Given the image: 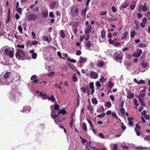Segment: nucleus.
<instances>
[{
  "mask_svg": "<svg viewBox=\"0 0 150 150\" xmlns=\"http://www.w3.org/2000/svg\"><path fill=\"white\" fill-rule=\"evenodd\" d=\"M11 73L10 72H6L4 75L3 77L1 75L0 76V81L3 83L8 85L11 83L12 81L11 78Z\"/></svg>",
  "mask_w": 150,
  "mask_h": 150,
  "instance_id": "nucleus-1",
  "label": "nucleus"
},
{
  "mask_svg": "<svg viewBox=\"0 0 150 150\" xmlns=\"http://www.w3.org/2000/svg\"><path fill=\"white\" fill-rule=\"evenodd\" d=\"M20 95V93L16 89H13L10 93L9 97L12 100H18L19 97Z\"/></svg>",
  "mask_w": 150,
  "mask_h": 150,
  "instance_id": "nucleus-2",
  "label": "nucleus"
},
{
  "mask_svg": "<svg viewBox=\"0 0 150 150\" xmlns=\"http://www.w3.org/2000/svg\"><path fill=\"white\" fill-rule=\"evenodd\" d=\"M16 58L19 60H24L26 59L25 53L23 50L20 49L18 50L16 54Z\"/></svg>",
  "mask_w": 150,
  "mask_h": 150,
  "instance_id": "nucleus-3",
  "label": "nucleus"
},
{
  "mask_svg": "<svg viewBox=\"0 0 150 150\" xmlns=\"http://www.w3.org/2000/svg\"><path fill=\"white\" fill-rule=\"evenodd\" d=\"M9 48H6L4 51V54L8 57L10 58H12L14 56V50L13 48H12L13 51L10 50Z\"/></svg>",
  "mask_w": 150,
  "mask_h": 150,
  "instance_id": "nucleus-4",
  "label": "nucleus"
},
{
  "mask_svg": "<svg viewBox=\"0 0 150 150\" xmlns=\"http://www.w3.org/2000/svg\"><path fill=\"white\" fill-rule=\"evenodd\" d=\"M53 112V110L52 109H51V116L52 118L53 119H55L57 116L59 115V114H62L63 115H64L65 114L67 113V112L64 109H62L61 110L59 111L57 114H53L52 116V113Z\"/></svg>",
  "mask_w": 150,
  "mask_h": 150,
  "instance_id": "nucleus-5",
  "label": "nucleus"
},
{
  "mask_svg": "<svg viewBox=\"0 0 150 150\" xmlns=\"http://www.w3.org/2000/svg\"><path fill=\"white\" fill-rule=\"evenodd\" d=\"M27 18L29 21H33L37 19L38 18V16L36 14L31 13L28 15Z\"/></svg>",
  "mask_w": 150,
  "mask_h": 150,
  "instance_id": "nucleus-6",
  "label": "nucleus"
},
{
  "mask_svg": "<svg viewBox=\"0 0 150 150\" xmlns=\"http://www.w3.org/2000/svg\"><path fill=\"white\" fill-rule=\"evenodd\" d=\"M138 51L133 53L132 56L135 57H139L142 53V50L141 49H138Z\"/></svg>",
  "mask_w": 150,
  "mask_h": 150,
  "instance_id": "nucleus-7",
  "label": "nucleus"
},
{
  "mask_svg": "<svg viewBox=\"0 0 150 150\" xmlns=\"http://www.w3.org/2000/svg\"><path fill=\"white\" fill-rule=\"evenodd\" d=\"M31 108L29 106L27 105L24 106L22 110V112H29L31 110Z\"/></svg>",
  "mask_w": 150,
  "mask_h": 150,
  "instance_id": "nucleus-8",
  "label": "nucleus"
},
{
  "mask_svg": "<svg viewBox=\"0 0 150 150\" xmlns=\"http://www.w3.org/2000/svg\"><path fill=\"white\" fill-rule=\"evenodd\" d=\"M90 76L91 78L93 79H96L97 78L98 76V74L93 71L91 72Z\"/></svg>",
  "mask_w": 150,
  "mask_h": 150,
  "instance_id": "nucleus-9",
  "label": "nucleus"
},
{
  "mask_svg": "<svg viewBox=\"0 0 150 150\" xmlns=\"http://www.w3.org/2000/svg\"><path fill=\"white\" fill-rule=\"evenodd\" d=\"M79 9L78 8H76L74 10V13L76 14L75 15H74L72 12H71V16L72 17H76L79 15Z\"/></svg>",
  "mask_w": 150,
  "mask_h": 150,
  "instance_id": "nucleus-10",
  "label": "nucleus"
},
{
  "mask_svg": "<svg viewBox=\"0 0 150 150\" xmlns=\"http://www.w3.org/2000/svg\"><path fill=\"white\" fill-rule=\"evenodd\" d=\"M122 58V57L121 54H115V59L117 61V62L121 63V61H118V60H121Z\"/></svg>",
  "mask_w": 150,
  "mask_h": 150,
  "instance_id": "nucleus-11",
  "label": "nucleus"
},
{
  "mask_svg": "<svg viewBox=\"0 0 150 150\" xmlns=\"http://www.w3.org/2000/svg\"><path fill=\"white\" fill-rule=\"evenodd\" d=\"M127 98L128 99H131L134 97V94L133 93H131L129 92H127Z\"/></svg>",
  "mask_w": 150,
  "mask_h": 150,
  "instance_id": "nucleus-12",
  "label": "nucleus"
},
{
  "mask_svg": "<svg viewBox=\"0 0 150 150\" xmlns=\"http://www.w3.org/2000/svg\"><path fill=\"white\" fill-rule=\"evenodd\" d=\"M133 120V118L129 117L128 118V120L129 121L128 125L130 126H132L133 125V122L132 120Z\"/></svg>",
  "mask_w": 150,
  "mask_h": 150,
  "instance_id": "nucleus-13",
  "label": "nucleus"
},
{
  "mask_svg": "<svg viewBox=\"0 0 150 150\" xmlns=\"http://www.w3.org/2000/svg\"><path fill=\"white\" fill-rule=\"evenodd\" d=\"M142 66L144 68H146V69H147L149 67L147 63L144 61H143L142 63Z\"/></svg>",
  "mask_w": 150,
  "mask_h": 150,
  "instance_id": "nucleus-14",
  "label": "nucleus"
},
{
  "mask_svg": "<svg viewBox=\"0 0 150 150\" xmlns=\"http://www.w3.org/2000/svg\"><path fill=\"white\" fill-rule=\"evenodd\" d=\"M87 59L86 58L80 57V60L79 61V62L81 63H85Z\"/></svg>",
  "mask_w": 150,
  "mask_h": 150,
  "instance_id": "nucleus-15",
  "label": "nucleus"
},
{
  "mask_svg": "<svg viewBox=\"0 0 150 150\" xmlns=\"http://www.w3.org/2000/svg\"><path fill=\"white\" fill-rule=\"evenodd\" d=\"M105 65V64L103 61L99 62L98 64L96 65L99 68H102Z\"/></svg>",
  "mask_w": 150,
  "mask_h": 150,
  "instance_id": "nucleus-16",
  "label": "nucleus"
},
{
  "mask_svg": "<svg viewBox=\"0 0 150 150\" xmlns=\"http://www.w3.org/2000/svg\"><path fill=\"white\" fill-rule=\"evenodd\" d=\"M47 98H48L49 100H52V101H55V98L54 95H52L50 97H49L48 96L45 97V98H43V99H47Z\"/></svg>",
  "mask_w": 150,
  "mask_h": 150,
  "instance_id": "nucleus-17",
  "label": "nucleus"
},
{
  "mask_svg": "<svg viewBox=\"0 0 150 150\" xmlns=\"http://www.w3.org/2000/svg\"><path fill=\"white\" fill-rule=\"evenodd\" d=\"M104 109L103 106L98 107L97 110V111L98 113H100L102 111H104Z\"/></svg>",
  "mask_w": 150,
  "mask_h": 150,
  "instance_id": "nucleus-18",
  "label": "nucleus"
},
{
  "mask_svg": "<svg viewBox=\"0 0 150 150\" xmlns=\"http://www.w3.org/2000/svg\"><path fill=\"white\" fill-rule=\"evenodd\" d=\"M56 5V2L55 1L52 2L50 5V8L52 9H54L55 8Z\"/></svg>",
  "mask_w": 150,
  "mask_h": 150,
  "instance_id": "nucleus-19",
  "label": "nucleus"
},
{
  "mask_svg": "<svg viewBox=\"0 0 150 150\" xmlns=\"http://www.w3.org/2000/svg\"><path fill=\"white\" fill-rule=\"evenodd\" d=\"M65 31L63 30H62L60 31V35L62 38H64L65 37Z\"/></svg>",
  "mask_w": 150,
  "mask_h": 150,
  "instance_id": "nucleus-20",
  "label": "nucleus"
},
{
  "mask_svg": "<svg viewBox=\"0 0 150 150\" xmlns=\"http://www.w3.org/2000/svg\"><path fill=\"white\" fill-rule=\"evenodd\" d=\"M147 46V45L143 43H140L137 45V47H146Z\"/></svg>",
  "mask_w": 150,
  "mask_h": 150,
  "instance_id": "nucleus-21",
  "label": "nucleus"
},
{
  "mask_svg": "<svg viewBox=\"0 0 150 150\" xmlns=\"http://www.w3.org/2000/svg\"><path fill=\"white\" fill-rule=\"evenodd\" d=\"M91 25H90L87 27V29H86L85 30L86 33H88L89 32L91 31Z\"/></svg>",
  "mask_w": 150,
  "mask_h": 150,
  "instance_id": "nucleus-22",
  "label": "nucleus"
},
{
  "mask_svg": "<svg viewBox=\"0 0 150 150\" xmlns=\"http://www.w3.org/2000/svg\"><path fill=\"white\" fill-rule=\"evenodd\" d=\"M128 33L127 31H125L123 34V36L122 37V40H125L126 39L127 36L128 35Z\"/></svg>",
  "mask_w": 150,
  "mask_h": 150,
  "instance_id": "nucleus-23",
  "label": "nucleus"
},
{
  "mask_svg": "<svg viewBox=\"0 0 150 150\" xmlns=\"http://www.w3.org/2000/svg\"><path fill=\"white\" fill-rule=\"evenodd\" d=\"M105 105L107 108H110L112 105V104L110 102H106L105 104Z\"/></svg>",
  "mask_w": 150,
  "mask_h": 150,
  "instance_id": "nucleus-24",
  "label": "nucleus"
},
{
  "mask_svg": "<svg viewBox=\"0 0 150 150\" xmlns=\"http://www.w3.org/2000/svg\"><path fill=\"white\" fill-rule=\"evenodd\" d=\"M42 16L44 18H46L47 17H48V11L46 12L45 11H43L42 13Z\"/></svg>",
  "mask_w": 150,
  "mask_h": 150,
  "instance_id": "nucleus-25",
  "label": "nucleus"
},
{
  "mask_svg": "<svg viewBox=\"0 0 150 150\" xmlns=\"http://www.w3.org/2000/svg\"><path fill=\"white\" fill-rule=\"evenodd\" d=\"M101 37L102 39L105 38V31L103 30L101 31Z\"/></svg>",
  "mask_w": 150,
  "mask_h": 150,
  "instance_id": "nucleus-26",
  "label": "nucleus"
},
{
  "mask_svg": "<svg viewBox=\"0 0 150 150\" xmlns=\"http://www.w3.org/2000/svg\"><path fill=\"white\" fill-rule=\"evenodd\" d=\"M82 129L83 130H84L86 131H87V126H86V124L85 123L83 122V124H82Z\"/></svg>",
  "mask_w": 150,
  "mask_h": 150,
  "instance_id": "nucleus-27",
  "label": "nucleus"
},
{
  "mask_svg": "<svg viewBox=\"0 0 150 150\" xmlns=\"http://www.w3.org/2000/svg\"><path fill=\"white\" fill-rule=\"evenodd\" d=\"M139 101L141 105L143 106H144L145 105V102L143 100V99H141L140 98H139Z\"/></svg>",
  "mask_w": 150,
  "mask_h": 150,
  "instance_id": "nucleus-28",
  "label": "nucleus"
},
{
  "mask_svg": "<svg viewBox=\"0 0 150 150\" xmlns=\"http://www.w3.org/2000/svg\"><path fill=\"white\" fill-rule=\"evenodd\" d=\"M91 101L92 103L93 104H97L98 103V101L96 98H92Z\"/></svg>",
  "mask_w": 150,
  "mask_h": 150,
  "instance_id": "nucleus-29",
  "label": "nucleus"
},
{
  "mask_svg": "<svg viewBox=\"0 0 150 150\" xmlns=\"http://www.w3.org/2000/svg\"><path fill=\"white\" fill-rule=\"evenodd\" d=\"M43 40L44 41H47L48 43H50V41L47 36H43Z\"/></svg>",
  "mask_w": 150,
  "mask_h": 150,
  "instance_id": "nucleus-30",
  "label": "nucleus"
},
{
  "mask_svg": "<svg viewBox=\"0 0 150 150\" xmlns=\"http://www.w3.org/2000/svg\"><path fill=\"white\" fill-rule=\"evenodd\" d=\"M87 11V9L86 8L84 9L81 12V15L85 16L86 15V13Z\"/></svg>",
  "mask_w": 150,
  "mask_h": 150,
  "instance_id": "nucleus-31",
  "label": "nucleus"
},
{
  "mask_svg": "<svg viewBox=\"0 0 150 150\" xmlns=\"http://www.w3.org/2000/svg\"><path fill=\"white\" fill-rule=\"evenodd\" d=\"M146 4H147L146 3V2L145 3L142 7V9L143 11H144V12L146 11L147 10V8L146 7Z\"/></svg>",
  "mask_w": 150,
  "mask_h": 150,
  "instance_id": "nucleus-32",
  "label": "nucleus"
},
{
  "mask_svg": "<svg viewBox=\"0 0 150 150\" xmlns=\"http://www.w3.org/2000/svg\"><path fill=\"white\" fill-rule=\"evenodd\" d=\"M108 87L111 88L114 86V84L111 81H110L108 82Z\"/></svg>",
  "mask_w": 150,
  "mask_h": 150,
  "instance_id": "nucleus-33",
  "label": "nucleus"
},
{
  "mask_svg": "<svg viewBox=\"0 0 150 150\" xmlns=\"http://www.w3.org/2000/svg\"><path fill=\"white\" fill-rule=\"evenodd\" d=\"M105 115V112H103L100 114H99L97 116L100 118H103Z\"/></svg>",
  "mask_w": 150,
  "mask_h": 150,
  "instance_id": "nucleus-34",
  "label": "nucleus"
},
{
  "mask_svg": "<svg viewBox=\"0 0 150 150\" xmlns=\"http://www.w3.org/2000/svg\"><path fill=\"white\" fill-rule=\"evenodd\" d=\"M71 120L70 121V127H72V125L73 123V122H74V120L73 119V117H71Z\"/></svg>",
  "mask_w": 150,
  "mask_h": 150,
  "instance_id": "nucleus-35",
  "label": "nucleus"
},
{
  "mask_svg": "<svg viewBox=\"0 0 150 150\" xmlns=\"http://www.w3.org/2000/svg\"><path fill=\"white\" fill-rule=\"evenodd\" d=\"M136 34L135 31H131L130 33V36L131 38H133L134 37Z\"/></svg>",
  "mask_w": 150,
  "mask_h": 150,
  "instance_id": "nucleus-36",
  "label": "nucleus"
},
{
  "mask_svg": "<svg viewBox=\"0 0 150 150\" xmlns=\"http://www.w3.org/2000/svg\"><path fill=\"white\" fill-rule=\"evenodd\" d=\"M86 45L88 48H89L91 46V42L89 41H88L86 42Z\"/></svg>",
  "mask_w": 150,
  "mask_h": 150,
  "instance_id": "nucleus-37",
  "label": "nucleus"
},
{
  "mask_svg": "<svg viewBox=\"0 0 150 150\" xmlns=\"http://www.w3.org/2000/svg\"><path fill=\"white\" fill-rule=\"evenodd\" d=\"M89 88L90 89L94 88V83L93 82H91L89 84Z\"/></svg>",
  "mask_w": 150,
  "mask_h": 150,
  "instance_id": "nucleus-38",
  "label": "nucleus"
},
{
  "mask_svg": "<svg viewBox=\"0 0 150 150\" xmlns=\"http://www.w3.org/2000/svg\"><path fill=\"white\" fill-rule=\"evenodd\" d=\"M145 95V94L143 93H141L139 95L138 98H140L141 99H143V98L144 97Z\"/></svg>",
  "mask_w": 150,
  "mask_h": 150,
  "instance_id": "nucleus-39",
  "label": "nucleus"
},
{
  "mask_svg": "<svg viewBox=\"0 0 150 150\" xmlns=\"http://www.w3.org/2000/svg\"><path fill=\"white\" fill-rule=\"evenodd\" d=\"M59 106L58 104H56L54 105V109L55 110H59Z\"/></svg>",
  "mask_w": 150,
  "mask_h": 150,
  "instance_id": "nucleus-40",
  "label": "nucleus"
},
{
  "mask_svg": "<svg viewBox=\"0 0 150 150\" xmlns=\"http://www.w3.org/2000/svg\"><path fill=\"white\" fill-rule=\"evenodd\" d=\"M72 76V79L74 82H76L77 81V78L76 76H75V74H74Z\"/></svg>",
  "mask_w": 150,
  "mask_h": 150,
  "instance_id": "nucleus-41",
  "label": "nucleus"
},
{
  "mask_svg": "<svg viewBox=\"0 0 150 150\" xmlns=\"http://www.w3.org/2000/svg\"><path fill=\"white\" fill-rule=\"evenodd\" d=\"M134 105L137 106H138L139 105V104L138 103L137 100L136 99L134 98Z\"/></svg>",
  "mask_w": 150,
  "mask_h": 150,
  "instance_id": "nucleus-42",
  "label": "nucleus"
},
{
  "mask_svg": "<svg viewBox=\"0 0 150 150\" xmlns=\"http://www.w3.org/2000/svg\"><path fill=\"white\" fill-rule=\"evenodd\" d=\"M11 18V15H7V18L6 22V23H8L10 21Z\"/></svg>",
  "mask_w": 150,
  "mask_h": 150,
  "instance_id": "nucleus-43",
  "label": "nucleus"
},
{
  "mask_svg": "<svg viewBox=\"0 0 150 150\" xmlns=\"http://www.w3.org/2000/svg\"><path fill=\"white\" fill-rule=\"evenodd\" d=\"M18 29L19 31V32L20 33H22V30H23V28L22 27L21 25H19L18 26Z\"/></svg>",
  "mask_w": 150,
  "mask_h": 150,
  "instance_id": "nucleus-44",
  "label": "nucleus"
},
{
  "mask_svg": "<svg viewBox=\"0 0 150 150\" xmlns=\"http://www.w3.org/2000/svg\"><path fill=\"white\" fill-rule=\"evenodd\" d=\"M16 8V11L20 14L21 13V8Z\"/></svg>",
  "mask_w": 150,
  "mask_h": 150,
  "instance_id": "nucleus-45",
  "label": "nucleus"
},
{
  "mask_svg": "<svg viewBox=\"0 0 150 150\" xmlns=\"http://www.w3.org/2000/svg\"><path fill=\"white\" fill-rule=\"evenodd\" d=\"M120 112L123 115L125 114V109L123 108H121L120 110Z\"/></svg>",
  "mask_w": 150,
  "mask_h": 150,
  "instance_id": "nucleus-46",
  "label": "nucleus"
},
{
  "mask_svg": "<svg viewBox=\"0 0 150 150\" xmlns=\"http://www.w3.org/2000/svg\"><path fill=\"white\" fill-rule=\"evenodd\" d=\"M39 95L43 97L42 99L43 98H44L46 96V94H44L42 92H39Z\"/></svg>",
  "mask_w": 150,
  "mask_h": 150,
  "instance_id": "nucleus-47",
  "label": "nucleus"
},
{
  "mask_svg": "<svg viewBox=\"0 0 150 150\" xmlns=\"http://www.w3.org/2000/svg\"><path fill=\"white\" fill-rule=\"evenodd\" d=\"M144 139L147 141L150 140V135H146L144 137Z\"/></svg>",
  "mask_w": 150,
  "mask_h": 150,
  "instance_id": "nucleus-48",
  "label": "nucleus"
},
{
  "mask_svg": "<svg viewBox=\"0 0 150 150\" xmlns=\"http://www.w3.org/2000/svg\"><path fill=\"white\" fill-rule=\"evenodd\" d=\"M135 130L136 132L137 135L138 136H140V131L136 128L135 129Z\"/></svg>",
  "mask_w": 150,
  "mask_h": 150,
  "instance_id": "nucleus-49",
  "label": "nucleus"
},
{
  "mask_svg": "<svg viewBox=\"0 0 150 150\" xmlns=\"http://www.w3.org/2000/svg\"><path fill=\"white\" fill-rule=\"evenodd\" d=\"M67 60L69 61L70 62L72 63H74L76 62V61L75 59H71L69 58V59H67Z\"/></svg>",
  "mask_w": 150,
  "mask_h": 150,
  "instance_id": "nucleus-50",
  "label": "nucleus"
},
{
  "mask_svg": "<svg viewBox=\"0 0 150 150\" xmlns=\"http://www.w3.org/2000/svg\"><path fill=\"white\" fill-rule=\"evenodd\" d=\"M37 56V54L36 53H34L32 55V57L33 59H35Z\"/></svg>",
  "mask_w": 150,
  "mask_h": 150,
  "instance_id": "nucleus-51",
  "label": "nucleus"
},
{
  "mask_svg": "<svg viewBox=\"0 0 150 150\" xmlns=\"http://www.w3.org/2000/svg\"><path fill=\"white\" fill-rule=\"evenodd\" d=\"M39 8L38 6L35 7L33 9V11L34 12L35 11H39Z\"/></svg>",
  "mask_w": 150,
  "mask_h": 150,
  "instance_id": "nucleus-52",
  "label": "nucleus"
},
{
  "mask_svg": "<svg viewBox=\"0 0 150 150\" xmlns=\"http://www.w3.org/2000/svg\"><path fill=\"white\" fill-rule=\"evenodd\" d=\"M37 76L36 75H33L31 76L30 78V79L32 80H34V79H37Z\"/></svg>",
  "mask_w": 150,
  "mask_h": 150,
  "instance_id": "nucleus-53",
  "label": "nucleus"
},
{
  "mask_svg": "<svg viewBox=\"0 0 150 150\" xmlns=\"http://www.w3.org/2000/svg\"><path fill=\"white\" fill-rule=\"evenodd\" d=\"M99 136L102 139H105V137L104 136L103 133H100L99 134Z\"/></svg>",
  "mask_w": 150,
  "mask_h": 150,
  "instance_id": "nucleus-54",
  "label": "nucleus"
},
{
  "mask_svg": "<svg viewBox=\"0 0 150 150\" xmlns=\"http://www.w3.org/2000/svg\"><path fill=\"white\" fill-rule=\"evenodd\" d=\"M112 116L114 117L115 118L117 119V114L116 112H112L111 113Z\"/></svg>",
  "mask_w": 150,
  "mask_h": 150,
  "instance_id": "nucleus-55",
  "label": "nucleus"
},
{
  "mask_svg": "<svg viewBox=\"0 0 150 150\" xmlns=\"http://www.w3.org/2000/svg\"><path fill=\"white\" fill-rule=\"evenodd\" d=\"M126 57L127 59H132V56L131 54H127L126 55Z\"/></svg>",
  "mask_w": 150,
  "mask_h": 150,
  "instance_id": "nucleus-56",
  "label": "nucleus"
},
{
  "mask_svg": "<svg viewBox=\"0 0 150 150\" xmlns=\"http://www.w3.org/2000/svg\"><path fill=\"white\" fill-rule=\"evenodd\" d=\"M117 145L116 144H115L113 146V149H112V150H117Z\"/></svg>",
  "mask_w": 150,
  "mask_h": 150,
  "instance_id": "nucleus-57",
  "label": "nucleus"
},
{
  "mask_svg": "<svg viewBox=\"0 0 150 150\" xmlns=\"http://www.w3.org/2000/svg\"><path fill=\"white\" fill-rule=\"evenodd\" d=\"M81 91L84 93H85L86 92V89L84 88L81 87L80 88Z\"/></svg>",
  "mask_w": 150,
  "mask_h": 150,
  "instance_id": "nucleus-58",
  "label": "nucleus"
},
{
  "mask_svg": "<svg viewBox=\"0 0 150 150\" xmlns=\"http://www.w3.org/2000/svg\"><path fill=\"white\" fill-rule=\"evenodd\" d=\"M49 17L50 18H54V16L53 14V13L52 12H51L50 13L49 15Z\"/></svg>",
  "mask_w": 150,
  "mask_h": 150,
  "instance_id": "nucleus-59",
  "label": "nucleus"
},
{
  "mask_svg": "<svg viewBox=\"0 0 150 150\" xmlns=\"http://www.w3.org/2000/svg\"><path fill=\"white\" fill-rule=\"evenodd\" d=\"M85 37V36L84 35L83 36L81 35L80 36V42H82L83 41V39Z\"/></svg>",
  "mask_w": 150,
  "mask_h": 150,
  "instance_id": "nucleus-60",
  "label": "nucleus"
},
{
  "mask_svg": "<svg viewBox=\"0 0 150 150\" xmlns=\"http://www.w3.org/2000/svg\"><path fill=\"white\" fill-rule=\"evenodd\" d=\"M108 42L110 44H114V41L111 39H109L108 40Z\"/></svg>",
  "mask_w": 150,
  "mask_h": 150,
  "instance_id": "nucleus-61",
  "label": "nucleus"
},
{
  "mask_svg": "<svg viewBox=\"0 0 150 150\" xmlns=\"http://www.w3.org/2000/svg\"><path fill=\"white\" fill-rule=\"evenodd\" d=\"M146 111L145 110H143L141 113V115H142L144 117L145 115H146Z\"/></svg>",
  "mask_w": 150,
  "mask_h": 150,
  "instance_id": "nucleus-62",
  "label": "nucleus"
},
{
  "mask_svg": "<svg viewBox=\"0 0 150 150\" xmlns=\"http://www.w3.org/2000/svg\"><path fill=\"white\" fill-rule=\"evenodd\" d=\"M100 81L101 82H104L105 81V79L104 76H102V78H100Z\"/></svg>",
  "mask_w": 150,
  "mask_h": 150,
  "instance_id": "nucleus-63",
  "label": "nucleus"
},
{
  "mask_svg": "<svg viewBox=\"0 0 150 150\" xmlns=\"http://www.w3.org/2000/svg\"><path fill=\"white\" fill-rule=\"evenodd\" d=\"M147 16L148 18V19L150 20V12L148 11L147 13Z\"/></svg>",
  "mask_w": 150,
  "mask_h": 150,
  "instance_id": "nucleus-64",
  "label": "nucleus"
}]
</instances>
